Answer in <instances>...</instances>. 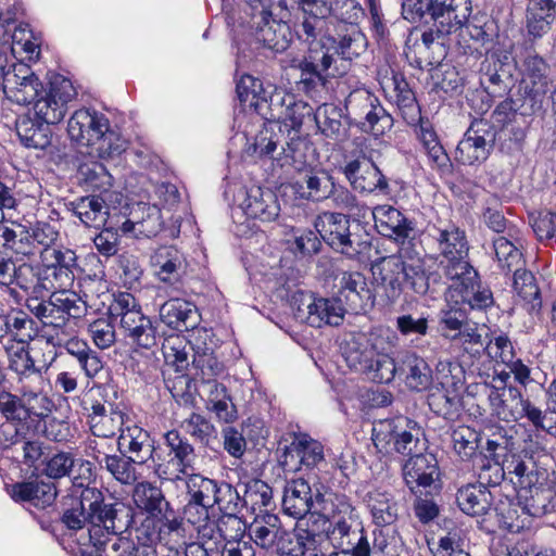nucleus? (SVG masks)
Returning <instances> with one entry per match:
<instances>
[{
    "label": "nucleus",
    "mask_w": 556,
    "mask_h": 556,
    "mask_svg": "<svg viewBox=\"0 0 556 556\" xmlns=\"http://www.w3.org/2000/svg\"><path fill=\"white\" fill-rule=\"evenodd\" d=\"M280 520L276 515L267 514L256 518L249 528L250 539L261 548L270 549L279 539Z\"/></svg>",
    "instance_id": "603ef678"
},
{
    "label": "nucleus",
    "mask_w": 556,
    "mask_h": 556,
    "mask_svg": "<svg viewBox=\"0 0 556 556\" xmlns=\"http://www.w3.org/2000/svg\"><path fill=\"white\" fill-rule=\"evenodd\" d=\"M135 536L138 544L141 545V556H156L153 545L162 541V526L154 516H146L140 525L135 529Z\"/></svg>",
    "instance_id": "680f3d73"
},
{
    "label": "nucleus",
    "mask_w": 556,
    "mask_h": 556,
    "mask_svg": "<svg viewBox=\"0 0 556 556\" xmlns=\"http://www.w3.org/2000/svg\"><path fill=\"white\" fill-rule=\"evenodd\" d=\"M518 505L532 517H542L556 507L555 491L539 481L517 491Z\"/></svg>",
    "instance_id": "473e14b6"
},
{
    "label": "nucleus",
    "mask_w": 556,
    "mask_h": 556,
    "mask_svg": "<svg viewBox=\"0 0 556 556\" xmlns=\"http://www.w3.org/2000/svg\"><path fill=\"white\" fill-rule=\"evenodd\" d=\"M9 494L15 502H28L38 508L51 506L58 496L56 485L36 476L11 485Z\"/></svg>",
    "instance_id": "a878e982"
},
{
    "label": "nucleus",
    "mask_w": 556,
    "mask_h": 556,
    "mask_svg": "<svg viewBox=\"0 0 556 556\" xmlns=\"http://www.w3.org/2000/svg\"><path fill=\"white\" fill-rule=\"evenodd\" d=\"M16 134L26 148L43 150L51 143L50 125L34 119L28 114L17 117L15 122Z\"/></svg>",
    "instance_id": "c03bdc74"
},
{
    "label": "nucleus",
    "mask_w": 556,
    "mask_h": 556,
    "mask_svg": "<svg viewBox=\"0 0 556 556\" xmlns=\"http://www.w3.org/2000/svg\"><path fill=\"white\" fill-rule=\"evenodd\" d=\"M288 18H280L273 14H262L252 17L249 23L257 42L271 51L282 52L287 50L291 40V30L287 24Z\"/></svg>",
    "instance_id": "b1692460"
},
{
    "label": "nucleus",
    "mask_w": 556,
    "mask_h": 556,
    "mask_svg": "<svg viewBox=\"0 0 556 556\" xmlns=\"http://www.w3.org/2000/svg\"><path fill=\"white\" fill-rule=\"evenodd\" d=\"M121 453H126L137 460L138 465H144L155 457L154 441L149 431L136 424L127 425L117 438Z\"/></svg>",
    "instance_id": "c756f323"
},
{
    "label": "nucleus",
    "mask_w": 556,
    "mask_h": 556,
    "mask_svg": "<svg viewBox=\"0 0 556 556\" xmlns=\"http://www.w3.org/2000/svg\"><path fill=\"white\" fill-rule=\"evenodd\" d=\"M8 336L18 344H27L37 334L34 319L23 311H14L8 314Z\"/></svg>",
    "instance_id": "e2e57ef3"
},
{
    "label": "nucleus",
    "mask_w": 556,
    "mask_h": 556,
    "mask_svg": "<svg viewBox=\"0 0 556 556\" xmlns=\"http://www.w3.org/2000/svg\"><path fill=\"white\" fill-rule=\"evenodd\" d=\"M368 507L377 526L392 525L397 518L396 503L391 494L372 491L368 494Z\"/></svg>",
    "instance_id": "4d7b16f0"
},
{
    "label": "nucleus",
    "mask_w": 556,
    "mask_h": 556,
    "mask_svg": "<svg viewBox=\"0 0 556 556\" xmlns=\"http://www.w3.org/2000/svg\"><path fill=\"white\" fill-rule=\"evenodd\" d=\"M28 308L48 328L47 337L76 326L75 320L87 313V302L76 292L60 288L47 300L29 303Z\"/></svg>",
    "instance_id": "6e6552de"
},
{
    "label": "nucleus",
    "mask_w": 556,
    "mask_h": 556,
    "mask_svg": "<svg viewBox=\"0 0 556 556\" xmlns=\"http://www.w3.org/2000/svg\"><path fill=\"white\" fill-rule=\"evenodd\" d=\"M151 265L157 278L164 282L176 281L184 270V254L173 245L159 248L151 256Z\"/></svg>",
    "instance_id": "37998d69"
},
{
    "label": "nucleus",
    "mask_w": 556,
    "mask_h": 556,
    "mask_svg": "<svg viewBox=\"0 0 556 556\" xmlns=\"http://www.w3.org/2000/svg\"><path fill=\"white\" fill-rule=\"evenodd\" d=\"M186 493L189 500L214 507L218 481L200 473H189L184 477Z\"/></svg>",
    "instance_id": "3c124183"
},
{
    "label": "nucleus",
    "mask_w": 556,
    "mask_h": 556,
    "mask_svg": "<svg viewBox=\"0 0 556 556\" xmlns=\"http://www.w3.org/2000/svg\"><path fill=\"white\" fill-rule=\"evenodd\" d=\"M389 350H379L372 362L368 364V368H365L364 374L369 380L377 383H389L391 382L399 371V364L396 365L394 359L389 356Z\"/></svg>",
    "instance_id": "0e129e2a"
},
{
    "label": "nucleus",
    "mask_w": 556,
    "mask_h": 556,
    "mask_svg": "<svg viewBox=\"0 0 556 556\" xmlns=\"http://www.w3.org/2000/svg\"><path fill=\"white\" fill-rule=\"evenodd\" d=\"M78 498L63 510L60 521L63 527L77 532L88 527L89 542L93 547L101 546L108 535L128 530L134 523V508L121 501H105V494L96 486L85 485Z\"/></svg>",
    "instance_id": "f257e3e1"
},
{
    "label": "nucleus",
    "mask_w": 556,
    "mask_h": 556,
    "mask_svg": "<svg viewBox=\"0 0 556 556\" xmlns=\"http://www.w3.org/2000/svg\"><path fill=\"white\" fill-rule=\"evenodd\" d=\"M73 212L88 227L104 226L110 217L109 205L102 195H88L73 203Z\"/></svg>",
    "instance_id": "de8ad7c7"
},
{
    "label": "nucleus",
    "mask_w": 556,
    "mask_h": 556,
    "mask_svg": "<svg viewBox=\"0 0 556 556\" xmlns=\"http://www.w3.org/2000/svg\"><path fill=\"white\" fill-rule=\"evenodd\" d=\"M391 84L393 90L391 97L396 103L403 119L408 125H417L420 122L421 112L408 83L402 75L396 74L391 78Z\"/></svg>",
    "instance_id": "49530a36"
},
{
    "label": "nucleus",
    "mask_w": 556,
    "mask_h": 556,
    "mask_svg": "<svg viewBox=\"0 0 556 556\" xmlns=\"http://www.w3.org/2000/svg\"><path fill=\"white\" fill-rule=\"evenodd\" d=\"M34 348L27 344L15 345L13 343L5 345V352L9 361V369L17 377V384L31 381L33 377L42 378L43 369L48 368L46 363L37 364L31 355Z\"/></svg>",
    "instance_id": "e433bc0d"
},
{
    "label": "nucleus",
    "mask_w": 556,
    "mask_h": 556,
    "mask_svg": "<svg viewBox=\"0 0 556 556\" xmlns=\"http://www.w3.org/2000/svg\"><path fill=\"white\" fill-rule=\"evenodd\" d=\"M391 337L388 330L382 329L368 334L351 333L341 344V353L346 365L355 371L363 372L379 350L392 348Z\"/></svg>",
    "instance_id": "4468645a"
},
{
    "label": "nucleus",
    "mask_w": 556,
    "mask_h": 556,
    "mask_svg": "<svg viewBox=\"0 0 556 556\" xmlns=\"http://www.w3.org/2000/svg\"><path fill=\"white\" fill-rule=\"evenodd\" d=\"M424 430L419 424L403 415L376 420L372 424L374 445L383 453L405 456L418 452Z\"/></svg>",
    "instance_id": "1a4fd4ad"
},
{
    "label": "nucleus",
    "mask_w": 556,
    "mask_h": 556,
    "mask_svg": "<svg viewBox=\"0 0 556 556\" xmlns=\"http://www.w3.org/2000/svg\"><path fill=\"white\" fill-rule=\"evenodd\" d=\"M137 460L126 453L113 454L102 466L115 480L123 484H132L137 480Z\"/></svg>",
    "instance_id": "774afa93"
},
{
    "label": "nucleus",
    "mask_w": 556,
    "mask_h": 556,
    "mask_svg": "<svg viewBox=\"0 0 556 556\" xmlns=\"http://www.w3.org/2000/svg\"><path fill=\"white\" fill-rule=\"evenodd\" d=\"M379 233L404 242L414 231V223L391 205H378L372 211Z\"/></svg>",
    "instance_id": "72a5a7b5"
},
{
    "label": "nucleus",
    "mask_w": 556,
    "mask_h": 556,
    "mask_svg": "<svg viewBox=\"0 0 556 556\" xmlns=\"http://www.w3.org/2000/svg\"><path fill=\"white\" fill-rule=\"evenodd\" d=\"M75 467H78V475L72 478L74 488L85 486L84 480L93 477L92 464L83 458H76L71 452L58 451L42 459V475L52 480H60L71 477Z\"/></svg>",
    "instance_id": "5701e85b"
},
{
    "label": "nucleus",
    "mask_w": 556,
    "mask_h": 556,
    "mask_svg": "<svg viewBox=\"0 0 556 556\" xmlns=\"http://www.w3.org/2000/svg\"><path fill=\"white\" fill-rule=\"evenodd\" d=\"M483 393L488 397L491 415L506 422H515L527 417L533 426L541 424V409L522 396L516 387H494L483 384Z\"/></svg>",
    "instance_id": "f8f14e48"
},
{
    "label": "nucleus",
    "mask_w": 556,
    "mask_h": 556,
    "mask_svg": "<svg viewBox=\"0 0 556 556\" xmlns=\"http://www.w3.org/2000/svg\"><path fill=\"white\" fill-rule=\"evenodd\" d=\"M166 451L153 458V472L161 481L177 482L194 469L195 450L177 430L164 433Z\"/></svg>",
    "instance_id": "9b49d317"
},
{
    "label": "nucleus",
    "mask_w": 556,
    "mask_h": 556,
    "mask_svg": "<svg viewBox=\"0 0 556 556\" xmlns=\"http://www.w3.org/2000/svg\"><path fill=\"white\" fill-rule=\"evenodd\" d=\"M293 187L301 199L320 202L329 199L333 188V178L325 170H307L294 182Z\"/></svg>",
    "instance_id": "4c0bfd02"
},
{
    "label": "nucleus",
    "mask_w": 556,
    "mask_h": 556,
    "mask_svg": "<svg viewBox=\"0 0 556 556\" xmlns=\"http://www.w3.org/2000/svg\"><path fill=\"white\" fill-rule=\"evenodd\" d=\"M334 493L323 484H311L302 479H292L287 481L283 489L282 509L286 515L301 519L309 511L318 514V503L324 494Z\"/></svg>",
    "instance_id": "a211bd4d"
},
{
    "label": "nucleus",
    "mask_w": 556,
    "mask_h": 556,
    "mask_svg": "<svg viewBox=\"0 0 556 556\" xmlns=\"http://www.w3.org/2000/svg\"><path fill=\"white\" fill-rule=\"evenodd\" d=\"M132 501L138 509L147 513V516L159 517V515L172 513V506L162 489L149 481L135 485Z\"/></svg>",
    "instance_id": "58836bf2"
},
{
    "label": "nucleus",
    "mask_w": 556,
    "mask_h": 556,
    "mask_svg": "<svg viewBox=\"0 0 556 556\" xmlns=\"http://www.w3.org/2000/svg\"><path fill=\"white\" fill-rule=\"evenodd\" d=\"M213 508L212 506L189 498L184 506V518L195 528L197 532L202 538L212 539L214 535V523L210 515Z\"/></svg>",
    "instance_id": "13d9d810"
},
{
    "label": "nucleus",
    "mask_w": 556,
    "mask_h": 556,
    "mask_svg": "<svg viewBox=\"0 0 556 556\" xmlns=\"http://www.w3.org/2000/svg\"><path fill=\"white\" fill-rule=\"evenodd\" d=\"M325 24L324 20L303 14L302 21L294 26L298 39L307 45V54L299 64L302 72L301 83L306 91L318 84L324 85V75L334 60L328 47L329 43H334V38L323 34Z\"/></svg>",
    "instance_id": "423d86ee"
},
{
    "label": "nucleus",
    "mask_w": 556,
    "mask_h": 556,
    "mask_svg": "<svg viewBox=\"0 0 556 556\" xmlns=\"http://www.w3.org/2000/svg\"><path fill=\"white\" fill-rule=\"evenodd\" d=\"M323 542V533L299 529L295 534V543L291 539L280 540L277 554L279 556H326L321 549Z\"/></svg>",
    "instance_id": "a19ab883"
},
{
    "label": "nucleus",
    "mask_w": 556,
    "mask_h": 556,
    "mask_svg": "<svg viewBox=\"0 0 556 556\" xmlns=\"http://www.w3.org/2000/svg\"><path fill=\"white\" fill-rule=\"evenodd\" d=\"M43 87L42 81L29 65L16 62L11 65V72L7 73L0 91L8 100L20 105H28L43 92Z\"/></svg>",
    "instance_id": "aec40b11"
},
{
    "label": "nucleus",
    "mask_w": 556,
    "mask_h": 556,
    "mask_svg": "<svg viewBox=\"0 0 556 556\" xmlns=\"http://www.w3.org/2000/svg\"><path fill=\"white\" fill-rule=\"evenodd\" d=\"M315 228L328 245L349 258L361 260L371 250L369 235L359 225L352 227L350 218L342 213L320 214Z\"/></svg>",
    "instance_id": "0eeeda50"
},
{
    "label": "nucleus",
    "mask_w": 556,
    "mask_h": 556,
    "mask_svg": "<svg viewBox=\"0 0 556 556\" xmlns=\"http://www.w3.org/2000/svg\"><path fill=\"white\" fill-rule=\"evenodd\" d=\"M319 130L326 137L340 140L348 134V127L342 122L341 110L333 105H324L317 110L314 116Z\"/></svg>",
    "instance_id": "6e6d98bb"
},
{
    "label": "nucleus",
    "mask_w": 556,
    "mask_h": 556,
    "mask_svg": "<svg viewBox=\"0 0 556 556\" xmlns=\"http://www.w3.org/2000/svg\"><path fill=\"white\" fill-rule=\"evenodd\" d=\"M132 218H127L121 225V231L136 239L151 238L162 229L161 211L156 205L138 204L131 213Z\"/></svg>",
    "instance_id": "f704fd0d"
},
{
    "label": "nucleus",
    "mask_w": 556,
    "mask_h": 556,
    "mask_svg": "<svg viewBox=\"0 0 556 556\" xmlns=\"http://www.w3.org/2000/svg\"><path fill=\"white\" fill-rule=\"evenodd\" d=\"M348 115L365 131L375 136L384 134L393 125L392 116L380 104L378 98L366 88H357L349 93L344 103Z\"/></svg>",
    "instance_id": "ddd939ff"
},
{
    "label": "nucleus",
    "mask_w": 556,
    "mask_h": 556,
    "mask_svg": "<svg viewBox=\"0 0 556 556\" xmlns=\"http://www.w3.org/2000/svg\"><path fill=\"white\" fill-rule=\"evenodd\" d=\"M371 270L376 287L387 304L395 303L405 289L420 295L429 290V276L424 261L418 255H409L406 249L380 257L372 264Z\"/></svg>",
    "instance_id": "20e7f679"
},
{
    "label": "nucleus",
    "mask_w": 556,
    "mask_h": 556,
    "mask_svg": "<svg viewBox=\"0 0 556 556\" xmlns=\"http://www.w3.org/2000/svg\"><path fill=\"white\" fill-rule=\"evenodd\" d=\"M0 248L16 256L33 257L37 254L29 241L28 227L17 222L0 226Z\"/></svg>",
    "instance_id": "79ce46f5"
},
{
    "label": "nucleus",
    "mask_w": 556,
    "mask_h": 556,
    "mask_svg": "<svg viewBox=\"0 0 556 556\" xmlns=\"http://www.w3.org/2000/svg\"><path fill=\"white\" fill-rule=\"evenodd\" d=\"M160 320L167 327L188 331L194 329L200 323L197 306L184 299L174 298L164 302L159 309Z\"/></svg>",
    "instance_id": "2f4dec72"
},
{
    "label": "nucleus",
    "mask_w": 556,
    "mask_h": 556,
    "mask_svg": "<svg viewBox=\"0 0 556 556\" xmlns=\"http://www.w3.org/2000/svg\"><path fill=\"white\" fill-rule=\"evenodd\" d=\"M506 473L510 476V481L520 490L522 486H529L530 483H536L540 478L538 467L532 458H522L513 455L505 462Z\"/></svg>",
    "instance_id": "5fc2aeb1"
},
{
    "label": "nucleus",
    "mask_w": 556,
    "mask_h": 556,
    "mask_svg": "<svg viewBox=\"0 0 556 556\" xmlns=\"http://www.w3.org/2000/svg\"><path fill=\"white\" fill-rule=\"evenodd\" d=\"M454 452L463 459L468 460L476 455L481 435L473 428L458 425L451 431Z\"/></svg>",
    "instance_id": "052dcab7"
},
{
    "label": "nucleus",
    "mask_w": 556,
    "mask_h": 556,
    "mask_svg": "<svg viewBox=\"0 0 556 556\" xmlns=\"http://www.w3.org/2000/svg\"><path fill=\"white\" fill-rule=\"evenodd\" d=\"M84 404V408L89 412L88 424L92 434L114 439L116 433L125 428V413L112 404L106 406L97 399L90 400L89 406L87 401Z\"/></svg>",
    "instance_id": "393cba45"
},
{
    "label": "nucleus",
    "mask_w": 556,
    "mask_h": 556,
    "mask_svg": "<svg viewBox=\"0 0 556 556\" xmlns=\"http://www.w3.org/2000/svg\"><path fill=\"white\" fill-rule=\"evenodd\" d=\"M15 285L24 291L30 289H43V281L41 280V267L39 264L23 262L18 265L14 263L13 269L10 271V277L2 286L11 287Z\"/></svg>",
    "instance_id": "bf43d9fd"
},
{
    "label": "nucleus",
    "mask_w": 556,
    "mask_h": 556,
    "mask_svg": "<svg viewBox=\"0 0 556 556\" xmlns=\"http://www.w3.org/2000/svg\"><path fill=\"white\" fill-rule=\"evenodd\" d=\"M426 11L438 35H448L468 21L471 5L470 0H426Z\"/></svg>",
    "instance_id": "412c9836"
},
{
    "label": "nucleus",
    "mask_w": 556,
    "mask_h": 556,
    "mask_svg": "<svg viewBox=\"0 0 556 556\" xmlns=\"http://www.w3.org/2000/svg\"><path fill=\"white\" fill-rule=\"evenodd\" d=\"M192 351V366L195 369L194 375L201 381L213 380V378H216L223 372L224 365L218 361L212 346H208L205 342H203L202 346L197 342Z\"/></svg>",
    "instance_id": "8fccbe9b"
},
{
    "label": "nucleus",
    "mask_w": 556,
    "mask_h": 556,
    "mask_svg": "<svg viewBox=\"0 0 556 556\" xmlns=\"http://www.w3.org/2000/svg\"><path fill=\"white\" fill-rule=\"evenodd\" d=\"M358 312L372 303L366 277L359 271H344L339 279L337 298H318L311 292H296L292 296L293 315L300 323L320 328L339 326L346 308Z\"/></svg>",
    "instance_id": "f03ea898"
},
{
    "label": "nucleus",
    "mask_w": 556,
    "mask_h": 556,
    "mask_svg": "<svg viewBox=\"0 0 556 556\" xmlns=\"http://www.w3.org/2000/svg\"><path fill=\"white\" fill-rule=\"evenodd\" d=\"M400 376L410 390L422 391L432 383V371L428 363L415 353L406 352L399 361Z\"/></svg>",
    "instance_id": "ea45409f"
},
{
    "label": "nucleus",
    "mask_w": 556,
    "mask_h": 556,
    "mask_svg": "<svg viewBox=\"0 0 556 556\" xmlns=\"http://www.w3.org/2000/svg\"><path fill=\"white\" fill-rule=\"evenodd\" d=\"M0 415L5 419L0 426V446L9 448L18 444L30 430L26 419V410L21 396L9 391H0Z\"/></svg>",
    "instance_id": "6ab92c4d"
},
{
    "label": "nucleus",
    "mask_w": 556,
    "mask_h": 556,
    "mask_svg": "<svg viewBox=\"0 0 556 556\" xmlns=\"http://www.w3.org/2000/svg\"><path fill=\"white\" fill-rule=\"evenodd\" d=\"M456 502L466 515L482 516L489 511L492 505V494L482 485L468 483L458 489Z\"/></svg>",
    "instance_id": "a18cd8bd"
},
{
    "label": "nucleus",
    "mask_w": 556,
    "mask_h": 556,
    "mask_svg": "<svg viewBox=\"0 0 556 556\" xmlns=\"http://www.w3.org/2000/svg\"><path fill=\"white\" fill-rule=\"evenodd\" d=\"M422 447L409 455L403 467L406 484L414 492L416 486H430L439 477L438 462L432 454H422Z\"/></svg>",
    "instance_id": "c9c22d12"
},
{
    "label": "nucleus",
    "mask_w": 556,
    "mask_h": 556,
    "mask_svg": "<svg viewBox=\"0 0 556 556\" xmlns=\"http://www.w3.org/2000/svg\"><path fill=\"white\" fill-rule=\"evenodd\" d=\"M39 260L43 289L65 288L74 280L78 266L74 250L64 245L39 250Z\"/></svg>",
    "instance_id": "2eb2a0df"
},
{
    "label": "nucleus",
    "mask_w": 556,
    "mask_h": 556,
    "mask_svg": "<svg viewBox=\"0 0 556 556\" xmlns=\"http://www.w3.org/2000/svg\"><path fill=\"white\" fill-rule=\"evenodd\" d=\"M192 349L186 339L178 334L165 338L162 344V352L166 363L175 366L177 371L188 368L189 351Z\"/></svg>",
    "instance_id": "338daca9"
},
{
    "label": "nucleus",
    "mask_w": 556,
    "mask_h": 556,
    "mask_svg": "<svg viewBox=\"0 0 556 556\" xmlns=\"http://www.w3.org/2000/svg\"><path fill=\"white\" fill-rule=\"evenodd\" d=\"M318 503V515L329 521L327 538L342 556H379L382 548L370 542L355 507L341 493H327Z\"/></svg>",
    "instance_id": "7ed1b4c3"
},
{
    "label": "nucleus",
    "mask_w": 556,
    "mask_h": 556,
    "mask_svg": "<svg viewBox=\"0 0 556 556\" xmlns=\"http://www.w3.org/2000/svg\"><path fill=\"white\" fill-rule=\"evenodd\" d=\"M431 237L437 243L439 262L447 279L457 278L466 270L473 277L475 268L468 261L469 244L464 229L454 223H440L433 226Z\"/></svg>",
    "instance_id": "9d476101"
},
{
    "label": "nucleus",
    "mask_w": 556,
    "mask_h": 556,
    "mask_svg": "<svg viewBox=\"0 0 556 556\" xmlns=\"http://www.w3.org/2000/svg\"><path fill=\"white\" fill-rule=\"evenodd\" d=\"M45 378L33 377L31 381L17 384L21 401L26 410V419L30 428L37 419L46 418L52 410L53 403L45 393Z\"/></svg>",
    "instance_id": "7c9ffc66"
},
{
    "label": "nucleus",
    "mask_w": 556,
    "mask_h": 556,
    "mask_svg": "<svg viewBox=\"0 0 556 556\" xmlns=\"http://www.w3.org/2000/svg\"><path fill=\"white\" fill-rule=\"evenodd\" d=\"M548 65L534 50L525 52L522 61L523 78L520 88L532 102H536L547 90Z\"/></svg>",
    "instance_id": "cd10ccee"
},
{
    "label": "nucleus",
    "mask_w": 556,
    "mask_h": 556,
    "mask_svg": "<svg viewBox=\"0 0 556 556\" xmlns=\"http://www.w3.org/2000/svg\"><path fill=\"white\" fill-rule=\"evenodd\" d=\"M288 458H296L301 465L313 468L324 460V446L320 442L304 435L287 447L283 460L286 466H289Z\"/></svg>",
    "instance_id": "09e8293b"
},
{
    "label": "nucleus",
    "mask_w": 556,
    "mask_h": 556,
    "mask_svg": "<svg viewBox=\"0 0 556 556\" xmlns=\"http://www.w3.org/2000/svg\"><path fill=\"white\" fill-rule=\"evenodd\" d=\"M343 174L351 187L359 192H387L389 184L386 176L371 159L361 151L353 160L346 162Z\"/></svg>",
    "instance_id": "4be33fe9"
},
{
    "label": "nucleus",
    "mask_w": 556,
    "mask_h": 556,
    "mask_svg": "<svg viewBox=\"0 0 556 556\" xmlns=\"http://www.w3.org/2000/svg\"><path fill=\"white\" fill-rule=\"evenodd\" d=\"M67 132L73 141L90 148L89 153L100 159L113 157L126 150V141L110 128L105 115L94 110L75 111L68 119Z\"/></svg>",
    "instance_id": "39448f33"
},
{
    "label": "nucleus",
    "mask_w": 556,
    "mask_h": 556,
    "mask_svg": "<svg viewBox=\"0 0 556 556\" xmlns=\"http://www.w3.org/2000/svg\"><path fill=\"white\" fill-rule=\"evenodd\" d=\"M496 141V129L486 119H475L456 149V160L475 165L488 160Z\"/></svg>",
    "instance_id": "f3484780"
},
{
    "label": "nucleus",
    "mask_w": 556,
    "mask_h": 556,
    "mask_svg": "<svg viewBox=\"0 0 556 556\" xmlns=\"http://www.w3.org/2000/svg\"><path fill=\"white\" fill-rule=\"evenodd\" d=\"M76 96L71 80L59 77L50 81L48 88L34 99L33 110L39 121L53 125L60 123L67 111V104Z\"/></svg>",
    "instance_id": "dca6fc26"
},
{
    "label": "nucleus",
    "mask_w": 556,
    "mask_h": 556,
    "mask_svg": "<svg viewBox=\"0 0 556 556\" xmlns=\"http://www.w3.org/2000/svg\"><path fill=\"white\" fill-rule=\"evenodd\" d=\"M14 14L12 10L5 15L0 14V46L9 47V52L14 50V46H21L27 38L33 37L28 25L16 24Z\"/></svg>",
    "instance_id": "69168bd1"
},
{
    "label": "nucleus",
    "mask_w": 556,
    "mask_h": 556,
    "mask_svg": "<svg viewBox=\"0 0 556 556\" xmlns=\"http://www.w3.org/2000/svg\"><path fill=\"white\" fill-rule=\"evenodd\" d=\"M241 207L248 217L264 223L275 220L280 213L277 195L270 189L260 186H252L247 189Z\"/></svg>",
    "instance_id": "c85d7f7f"
},
{
    "label": "nucleus",
    "mask_w": 556,
    "mask_h": 556,
    "mask_svg": "<svg viewBox=\"0 0 556 556\" xmlns=\"http://www.w3.org/2000/svg\"><path fill=\"white\" fill-rule=\"evenodd\" d=\"M328 47L333 56L340 55L343 60H352L365 52L367 39L356 26H351L339 41L334 39V43H329Z\"/></svg>",
    "instance_id": "864d4df0"
},
{
    "label": "nucleus",
    "mask_w": 556,
    "mask_h": 556,
    "mask_svg": "<svg viewBox=\"0 0 556 556\" xmlns=\"http://www.w3.org/2000/svg\"><path fill=\"white\" fill-rule=\"evenodd\" d=\"M450 285V291L452 298H459L455 300L456 303L459 301L464 304H468L472 309H485L493 305L494 299L489 288H482L478 283V273L475 269V275L459 274V277L452 278Z\"/></svg>",
    "instance_id": "bb28decb"
}]
</instances>
